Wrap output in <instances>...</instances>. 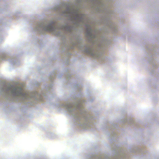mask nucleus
<instances>
[{
	"instance_id": "obj_1",
	"label": "nucleus",
	"mask_w": 159,
	"mask_h": 159,
	"mask_svg": "<svg viewBox=\"0 0 159 159\" xmlns=\"http://www.w3.org/2000/svg\"><path fill=\"white\" fill-rule=\"evenodd\" d=\"M92 4L98 12L104 14L102 17V23L104 24L103 31L106 32L111 30L114 32L118 31V28L115 26L111 20L114 14L113 11L110 9L111 3L112 0H76L79 5L72 6L69 3H64L61 7L58 9L61 11L62 19L69 20L72 25L65 24L61 28H56L54 26L55 21L53 19V33L61 37L62 40H64L65 46L68 42L66 40L65 34L63 30L71 32L73 36L70 39V48L77 47L80 49L93 57H98L100 54L98 49L103 47V45L108 44V40L103 37H99L97 33L93 30L90 25L86 24V17L80 10V6L83 1Z\"/></svg>"
},
{
	"instance_id": "obj_2",
	"label": "nucleus",
	"mask_w": 159,
	"mask_h": 159,
	"mask_svg": "<svg viewBox=\"0 0 159 159\" xmlns=\"http://www.w3.org/2000/svg\"><path fill=\"white\" fill-rule=\"evenodd\" d=\"M17 83L14 82V84H9L4 89V93L7 98H25L27 96L26 93L23 92L22 88L17 85Z\"/></svg>"
},
{
	"instance_id": "obj_3",
	"label": "nucleus",
	"mask_w": 159,
	"mask_h": 159,
	"mask_svg": "<svg viewBox=\"0 0 159 159\" xmlns=\"http://www.w3.org/2000/svg\"><path fill=\"white\" fill-rule=\"evenodd\" d=\"M26 94H27V96L26 98H26L28 97V96H31L33 97L36 98V97L38 95L40 96H40L39 95L38 93L37 92L34 93H32L31 94L28 95L27 93H26ZM38 98H37V99H38Z\"/></svg>"
},
{
	"instance_id": "obj_4",
	"label": "nucleus",
	"mask_w": 159,
	"mask_h": 159,
	"mask_svg": "<svg viewBox=\"0 0 159 159\" xmlns=\"http://www.w3.org/2000/svg\"><path fill=\"white\" fill-rule=\"evenodd\" d=\"M43 96H44V94H43Z\"/></svg>"
}]
</instances>
